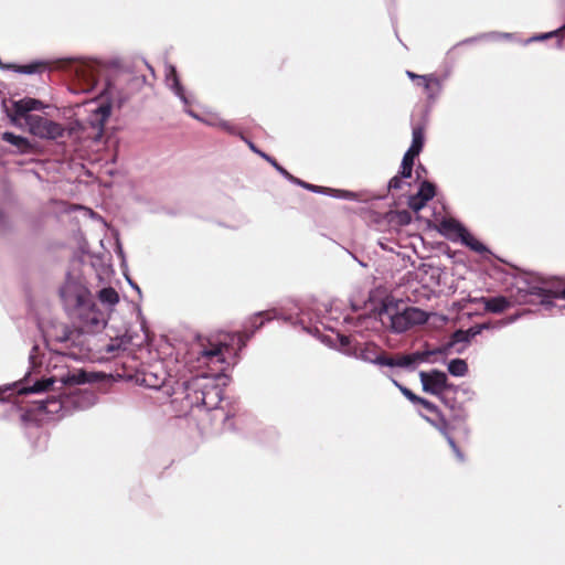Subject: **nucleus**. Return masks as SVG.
<instances>
[{
	"mask_svg": "<svg viewBox=\"0 0 565 565\" xmlns=\"http://www.w3.org/2000/svg\"><path fill=\"white\" fill-rule=\"evenodd\" d=\"M265 315L267 312H259L250 319V332L244 330L236 333L218 332L211 335H199L196 338L198 361L207 366L226 363V356L235 355L237 351H241L253 333L264 326ZM267 320H270V318L268 317Z\"/></svg>",
	"mask_w": 565,
	"mask_h": 565,
	"instance_id": "f257e3e1",
	"label": "nucleus"
},
{
	"mask_svg": "<svg viewBox=\"0 0 565 565\" xmlns=\"http://www.w3.org/2000/svg\"><path fill=\"white\" fill-rule=\"evenodd\" d=\"M30 132L40 138L57 139L63 136L62 125L42 116H26Z\"/></svg>",
	"mask_w": 565,
	"mask_h": 565,
	"instance_id": "f03ea898",
	"label": "nucleus"
},
{
	"mask_svg": "<svg viewBox=\"0 0 565 565\" xmlns=\"http://www.w3.org/2000/svg\"><path fill=\"white\" fill-rule=\"evenodd\" d=\"M423 391L439 396L448 387V377L446 373L439 370L419 373Z\"/></svg>",
	"mask_w": 565,
	"mask_h": 565,
	"instance_id": "7ed1b4c3",
	"label": "nucleus"
},
{
	"mask_svg": "<svg viewBox=\"0 0 565 565\" xmlns=\"http://www.w3.org/2000/svg\"><path fill=\"white\" fill-rule=\"evenodd\" d=\"M203 394L201 397V405L203 408L210 411L214 409L222 402V390L220 386L212 381H206L203 377Z\"/></svg>",
	"mask_w": 565,
	"mask_h": 565,
	"instance_id": "20e7f679",
	"label": "nucleus"
},
{
	"mask_svg": "<svg viewBox=\"0 0 565 565\" xmlns=\"http://www.w3.org/2000/svg\"><path fill=\"white\" fill-rule=\"evenodd\" d=\"M203 377H194L184 383V399L189 408L202 407L201 397L203 394Z\"/></svg>",
	"mask_w": 565,
	"mask_h": 565,
	"instance_id": "39448f33",
	"label": "nucleus"
},
{
	"mask_svg": "<svg viewBox=\"0 0 565 565\" xmlns=\"http://www.w3.org/2000/svg\"><path fill=\"white\" fill-rule=\"evenodd\" d=\"M425 419L428 423H430L434 427H436L440 431V434L446 438L448 445L454 450L457 458L459 460H463L462 452L460 451L459 447L457 446L455 439L449 434V423L446 419V417L443 415V413L440 412V415H436V419H431L427 416H425Z\"/></svg>",
	"mask_w": 565,
	"mask_h": 565,
	"instance_id": "423d86ee",
	"label": "nucleus"
},
{
	"mask_svg": "<svg viewBox=\"0 0 565 565\" xmlns=\"http://www.w3.org/2000/svg\"><path fill=\"white\" fill-rule=\"evenodd\" d=\"M83 329L86 332H96L105 327V319L102 311L95 307L88 308L81 315Z\"/></svg>",
	"mask_w": 565,
	"mask_h": 565,
	"instance_id": "0eeeda50",
	"label": "nucleus"
},
{
	"mask_svg": "<svg viewBox=\"0 0 565 565\" xmlns=\"http://www.w3.org/2000/svg\"><path fill=\"white\" fill-rule=\"evenodd\" d=\"M406 75L414 82L415 81L425 82V87L423 89L429 99L435 98L441 89V83H440L439 78L434 74L417 75L412 71H407Z\"/></svg>",
	"mask_w": 565,
	"mask_h": 565,
	"instance_id": "6e6552de",
	"label": "nucleus"
},
{
	"mask_svg": "<svg viewBox=\"0 0 565 565\" xmlns=\"http://www.w3.org/2000/svg\"><path fill=\"white\" fill-rule=\"evenodd\" d=\"M44 108V104L35 98H23L13 103L14 116L11 117L13 121L18 118H24L26 120V116H31L29 113L32 110H40Z\"/></svg>",
	"mask_w": 565,
	"mask_h": 565,
	"instance_id": "1a4fd4ad",
	"label": "nucleus"
},
{
	"mask_svg": "<svg viewBox=\"0 0 565 565\" xmlns=\"http://www.w3.org/2000/svg\"><path fill=\"white\" fill-rule=\"evenodd\" d=\"M467 228L455 218H444L439 224V232L451 241L460 239Z\"/></svg>",
	"mask_w": 565,
	"mask_h": 565,
	"instance_id": "9d476101",
	"label": "nucleus"
},
{
	"mask_svg": "<svg viewBox=\"0 0 565 565\" xmlns=\"http://www.w3.org/2000/svg\"><path fill=\"white\" fill-rule=\"evenodd\" d=\"M386 354L387 353L376 344L366 343L360 352V359L365 362L384 366L383 361H385Z\"/></svg>",
	"mask_w": 565,
	"mask_h": 565,
	"instance_id": "9b49d317",
	"label": "nucleus"
},
{
	"mask_svg": "<svg viewBox=\"0 0 565 565\" xmlns=\"http://www.w3.org/2000/svg\"><path fill=\"white\" fill-rule=\"evenodd\" d=\"M531 294L539 296L542 299V303H550L552 298L565 299V286L557 282L552 288L546 287H532Z\"/></svg>",
	"mask_w": 565,
	"mask_h": 565,
	"instance_id": "f8f14e48",
	"label": "nucleus"
},
{
	"mask_svg": "<svg viewBox=\"0 0 565 565\" xmlns=\"http://www.w3.org/2000/svg\"><path fill=\"white\" fill-rule=\"evenodd\" d=\"M484 309L493 313H502L511 307V301L503 297L483 298Z\"/></svg>",
	"mask_w": 565,
	"mask_h": 565,
	"instance_id": "ddd939ff",
	"label": "nucleus"
},
{
	"mask_svg": "<svg viewBox=\"0 0 565 565\" xmlns=\"http://www.w3.org/2000/svg\"><path fill=\"white\" fill-rule=\"evenodd\" d=\"M1 138H2V140L14 146L18 149V151L21 153H28L32 149V146L26 138L17 136L13 132L6 131L2 134Z\"/></svg>",
	"mask_w": 565,
	"mask_h": 565,
	"instance_id": "4468645a",
	"label": "nucleus"
},
{
	"mask_svg": "<svg viewBox=\"0 0 565 565\" xmlns=\"http://www.w3.org/2000/svg\"><path fill=\"white\" fill-rule=\"evenodd\" d=\"M92 380H93V374L87 373L83 370H76L73 372H68L65 376H63L61 379V382L64 385L72 386V385L88 383V382H92Z\"/></svg>",
	"mask_w": 565,
	"mask_h": 565,
	"instance_id": "2eb2a0df",
	"label": "nucleus"
},
{
	"mask_svg": "<svg viewBox=\"0 0 565 565\" xmlns=\"http://www.w3.org/2000/svg\"><path fill=\"white\" fill-rule=\"evenodd\" d=\"M166 382V373L163 371H145L142 383L150 388H160Z\"/></svg>",
	"mask_w": 565,
	"mask_h": 565,
	"instance_id": "dca6fc26",
	"label": "nucleus"
},
{
	"mask_svg": "<svg viewBox=\"0 0 565 565\" xmlns=\"http://www.w3.org/2000/svg\"><path fill=\"white\" fill-rule=\"evenodd\" d=\"M9 68H12L14 72L22 74H33V73H42L49 68L47 62L36 61L25 65H9Z\"/></svg>",
	"mask_w": 565,
	"mask_h": 565,
	"instance_id": "f3484780",
	"label": "nucleus"
},
{
	"mask_svg": "<svg viewBox=\"0 0 565 565\" xmlns=\"http://www.w3.org/2000/svg\"><path fill=\"white\" fill-rule=\"evenodd\" d=\"M425 142V132L424 128L422 126H416L413 128V139L412 145L408 148L407 152H411L412 154L418 156L424 147Z\"/></svg>",
	"mask_w": 565,
	"mask_h": 565,
	"instance_id": "a211bd4d",
	"label": "nucleus"
},
{
	"mask_svg": "<svg viewBox=\"0 0 565 565\" xmlns=\"http://www.w3.org/2000/svg\"><path fill=\"white\" fill-rule=\"evenodd\" d=\"M55 379L49 377L36 381L32 386H25L20 390V394L47 392L54 385Z\"/></svg>",
	"mask_w": 565,
	"mask_h": 565,
	"instance_id": "6ab92c4d",
	"label": "nucleus"
},
{
	"mask_svg": "<svg viewBox=\"0 0 565 565\" xmlns=\"http://www.w3.org/2000/svg\"><path fill=\"white\" fill-rule=\"evenodd\" d=\"M384 362V366L390 367H409L413 365L411 354H395L388 355L386 354V359Z\"/></svg>",
	"mask_w": 565,
	"mask_h": 565,
	"instance_id": "aec40b11",
	"label": "nucleus"
},
{
	"mask_svg": "<svg viewBox=\"0 0 565 565\" xmlns=\"http://www.w3.org/2000/svg\"><path fill=\"white\" fill-rule=\"evenodd\" d=\"M404 311L407 315L408 321L412 327L424 324L428 320V315L419 308L409 307L406 308Z\"/></svg>",
	"mask_w": 565,
	"mask_h": 565,
	"instance_id": "412c9836",
	"label": "nucleus"
},
{
	"mask_svg": "<svg viewBox=\"0 0 565 565\" xmlns=\"http://www.w3.org/2000/svg\"><path fill=\"white\" fill-rule=\"evenodd\" d=\"M391 326H392V329L398 333L405 332V331L409 330L411 328H413L408 321V317L405 313V311H403L401 313L393 315L391 317Z\"/></svg>",
	"mask_w": 565,
	"mask_h": 565,
	"instance_id": "4be33fe9",
	"label": "nucleus"
},
{
	"mask_svg": "<svg viewBox=\"0 0 565 565\" xmlns=\"http://www.w3.org/2000/svg\"><path fill=\"white\" fill-rule=\"evenodd\" d=\"M57 333L55 335L56 340L62 343H71L74 344L76 338L79 337V331L76 329H71L67 326H62L60 330H56Z\"/></svg>",
	"mask_w": 565,
	"mask_h": 565,
	"instance_id": "5701e85b",
	"label": "nucleus"
},
{
	"mask_svg": "<svg viewBox=\"0 0 565 565\" xmlns=\"http://www.w3.org/2000/svg\"><path fill=\"white\" fill-rule=\"evenodd\" d=\"M461 243L468 246L471 250L484 254L488 252V248L479 242L473 235H471L468 231L463 233V235L460 238Z\"/></svg>",
	"mask_w": 565,
	"mask_h": 565,
	"instance_id": "b1692460",
	"label": "nucleus"
},
{
	"mask_svg": "<svg viewBox=\"0 0 565 565\" xmlns=\"http://www.w3.org/2000/svg\"><path fill=\"white\" fill-rule=\"evenodd\" d=\"M417 156L412 154L411 152H407L404 154L402 164H401V171L399 174L402 178L407 179L412 177L413 167H414V160Z\"/></svg>",
	"mask_w": 565,
	"mask_h": 565,
	"instance_id": "393cba45",
	"label": "nucleus"
},
{
	"mask_svg": "<svg viewBox=\"0 0 565 565\" xmlns=\"http://www.w3.org/2000/svg\"><path fill=\"white\" fill-rule=\"evenodd\" d=\"M448 371L454 376H463L468 372V364L465 360L455 359L449 362Z\"/></svg>",
	"mask_w": 565,
	"mask_h": 565,
	"instance_id": "a878e982",
	"label": "nucleus"
},
{
	"mask_svg": "<svg viewBox=\"0 0 565 565\" xmlns=\"http://www.w3.org/2000/svg\"><path fill=\"white\" fill-rule=\"evenodd\" d=\"M98 299L104 303L116 305L119 301V295L111 287L103 288L98 292Z\"/></svg>",
	"mask_w": 565,
	"mask_h": 565,
	"instance_id": "bb28decb",
	"label": "nucleus"
},
{
	"mask_svg": "<svg viewBox=\"0 0 565 565\" xmlns=\"http://www.w3.org/2000/svg\"><path fill=\"white\" fill-rule=\"evenodd\" d=\"M550 38H557V46L562 47L563 41L565 40V23L552 32L535 36L534 40L543 41V40H547Z\"/></svg>",
	"mask_w": 565,
	"mask_h": 565,
	"instance_id": "cd10ccee",
	"label": "nucleus"
},
{
	"mask_svg": "<svg viewBox=\"0 0 565 565\" xmlns=\"http://www.w3.org/2000/svg\"><path fill=\"white\" fill-rule=\"evenodd\" d=\"M473 335H476V332H472V330H467V331L457 330L454 332V334L451 337V341L445 348L447 350L448 348L452 347L455 343L469 342Z\"/></svg>",
	"mask_w": 565,
	"mask_h": 565,
	"instance_id": "c85d7f7f",
	"label": "nucleus"
},
{
	"mask_svg": "<svg viewBox=\"0 0 565 565\" xmlns=\"http://www.w3.org/2000/svg\"><path fill=\"white\" fill-rule=\"evenodd\" d=\"M446 353V348H438L431 351H424V352H414L411 354L412 363L415 364L417 362H424L427 361L428 358L433 354H443Z\"/></svg>",
	"mask_w": 565,
	"mask_h": 565,
	"instance_id": "c756f323",
	"label": "nucleus"
},
{
	"mask_svg": "<svg viewBox=\"0 0 565 565\" xmlns=\"http://www.w3.org/2000/svg\"><path fill=\"white\" fill-rule=\"evenodd\" d=\"M416 194H418V196L423 198L424 201L428 202L429 200H431L435 196L436 188L433 183H430L428 181H424L420 184L419 190Z\"/></svg>",
	"mask_w": 565,
	"mask_h": 565,
	"instance_id": "7c9ffc66",
	"label": "nucleus"
},
{
	"mask_svg": "<svg viewBox=\"0 0 565 565\" xmlns=\"http://www.w3.org/2000/svg\"><path fill=\"white\" fill-rule=\"evenodd\" d=\"M46 413H57L62 408V403L55 398L41 401V406Z\"/></svg>",
	"mask_w": 565,
	"mask_h": 565,
	"instance_id": "2f4dec72",
	"label": "nucleus"
},
{
	"mask_svg": "<svg viewBox=\"0 0 565 565\" xmlns=\"http://www.w3.org/2000/svg\"><path fill=\"white\" fill-rule=\"evenodd\" d=\"M426 203L427 202L424 201L423 198L418 196V194H414V195L409 196V199H408V206L414 212L420 211L426 205Z\"/></svg>",
	"mask_w": 565,
	"mask_h": 565,
	"instance_id": "473e14b6",
	"label": "nucleus"
},
{
	"mask_svg": "<svg viewBox=\"0 0 565 565\" xmlns=\"http://www.w3.org/2000/svg\"><path fill=\"white\" fill-rule=\"evenodd\" d=\"M416 404L422 405L425 409H427L428 412H430L435 415H440V409L434 403H431L430 401H428L426 398H423L419 396Z\"/></svg>",
	"mask_w": 565,
	"mask_h": 565,
	"instance_id": "72a5a7b5",
	"label": "nucleus"
},
{
	"mask_svg": "<svg viewBox=\"0 0 565 565\" xmlns=\"http://www.w3.org/2000/svg\"><path fill=\"white\" fill-rule=\"evenodd\" d=\"M394 384L399 388V391L402 392V394L408 399L411 401L412 403L416 404V402L418 401L419 396L416 395L415 393H413L409 388L401 385L399 383H397L396 381H393Z\"/></svg>",
	"mask_w": 565,
	"mask_h": 565,
	"instance_id": "f704fd0d",
	"label": "nucleus"
},
{
	"mask_svg": "<svg viewBox=\"0 0 565 565\" xmlns=\"http://www.w3.org/2000/svg\"><path fill=\"white\" fill-rule=\"evenodd\" d=\"M262 157L267 160L269 163H271L284 177L286 175H289V172L284 169L277 161L276 159L271 158L270 156L266 154V153H262Z\"/></svg>",
	"mask_w": 565,
	"mask_h": 565,
	"instance_id": "c9c22d12",
	"label": "nucleus"
},
{
	"mask_svg": "<svg viewBox=\"0 0 565 565\" xmlns=\"http://www.w3.org/2000/svg\"><path fill=\"white\" fill-rule=\"evenodd\" d=\"M172 79L173 81V86L175 88V92L178 95H181V86H180V83H179V79H178V75H177V71L174 67H171L170 70V76H168V79Z\"/></svg>",
	"mask_w": 565,
	"mask_h": 565,
	"instance_id": "e433bc0d",
	"label": "nucleus"
},
{
	"mask_svg": "<svg viewBox=\"0 0 565 565\" xmlns=\"http://www.w3.org/2000/svg\"><path fill=\"white\" fill-rule=\"evenodd\" d=\"M388 188L393 189V190H398V189L402 188V177H401V174L399 175H395V177H393L390 180Z\"/></svg>",
	"mask_w": 565,
	"mask_h": 565,
	"instance_id": "4c0bfd02",
	"label": "nucleus"
},
{
	"mask_svg": "<svg viewBox=\"0 0 565 565\" xmlns=\"http://www.w3.org/2000/svg\"><path fill=\"white\" fill-rule=\"evenodd\" d=\"M305 189L311 191V192H316V193H323L326 192V188H322V186H319V185H315V184H310V183H305Z\"/></svg>",
	"mask_w": 565,
	"mask_h": 565,
	"instance_id": "58836bf2",
	"label": "nucleus"
},
{
	"mask_svg": "<svg viewBox=\"0 0 565 565\" xmlns=\"http://www.w3.org/2000/svg\"><path fill=\"white\" fill-rule=\"evenodd\" d=\"M286 178H287V179H289L291 182H294V183H296V184H298V185H300V186H302V188L305 186V183H306L305 181H302V180H300V179H298V178L294 177V175H292V174H290V173H289V175H286Z\"/></svg>",
	"mask_w": 565,
	"mask_h": 565,
	"instance_id": "ea45409f",
	"label": "nucleus"
},
{
	"mask_svg": "<svg viewBox=\"0 0 565 565\" xmlns=\"http://www.w3.org/2000/svg\"><path fill=\"white\" fill-rule=\"evenodd\" d=\"M286 178H287V179H289L291 182H294V183H296V184H298V185H300V186H302V188L305 186V183H306L305 181H302V180H300V179H298V178L294 177V175H292V174H290V173H289V175H286Z\"/></svg>",
	"mask_w": 565,
	"mask_h": 565,
	"instance_id": "a19ab883",
	"label": "nucleus"
},
{
	"mask_svg": "<svg viewBox=\"0 0 565 565\" xmlns=\"http://www.w3.org/2000/svg\"><path fill=\"white\" fill-rule=\"evenodd\" d=\"M98 113L102 114V121H104L109 116V108L108 107H99Z\"/></svg>",
	"mask_w": 565,
	"mask_h": 565,
	"instance_id": "79ce46f5",
	"label": "nucleus"
},
{
	"mask_svg": "<svg viewBox=\"0 0 565 565\" xmlns=\"http://www.w3.org/2000/svg\"><path fill=\"white\" fill-rule=\"evenodd\" d=\"M399 218H401L402 223H408V221L411 220V216L407 212H402V213H399Z\"/></svg>",
	"mask_w": 565,
	"mask_h": 565,
	"instance_id": "37998d69",
	"label": "nucleus"
},
{
	"mask_svg": "<svg viewBox=\"0 0 565 565\" xmlns=\"http://www.w3.org/2000/svg\"><path fill=\"white\" fill-rule=\"evenodd\" d=\"M247 143H248L249 148H250L254 152H256V153H258L259 156H262V153H263V152H262L260 150H258V149L255 147V145H254L253 142L248 141Z\"/></svg>",
	"mask_w": 565,
	"mask_h": 565,
	"instance_id": "c03bdc74",
	"label": "nucleus"
},
{
	"mask_svg": "<svg viewBox=\"0 0 565 565\" xmlns=\"http://www.w3.org/2000/svg\"><path fill=\"white\" fill-rule=\"evenodd\" d=\"M85 397H86V399H87L90 404H92V403H94V398H95L94 393H92V392H90V393H85Z\"/></svg>",
	"mask_w": 565,
	"mask_h": 565,
	"instance_id": "a18cd8bd",
	"label": "nucleus"
},
{
	"mask_svg": "<svg viewBox=\"0 0 565 565\" xmlns=\"http://www.w3.org/2000/svg\"><path fill=\"white\" fill-rule=\"evenodd\" d=\"M349 343H350V340H349V338H348V337H342V338H341V344H342V345H347V344H349Z\"/></svg>",
	"mask_w": 565,
	"mask_h": 565,
	"instance_id": "49530a36",
	"label": "nucleus"
},
{
	"mask_svg": "<svg viewBox=\"0 0 565 565\" xmlns=\"http://www.w3.org/2000/svg\"><path fill=\"white\" fill-rule=\"evenodd\" d=\"M223 128L228 130L230 132H233V129H232V127H230L228 124H223Z\"/></svg>",
	"mask_w": 565,
	"mask_h": 565,
	"instance_id": "de8ad7c7",
	"label": "nucleus"
},
{
	"mask_svg": "<svg viewBox=\"0 0 565 565\" xmlns=\"http://www.w3.org/2000/svg\"><path fill=\"white\" fill-rule=\"evenodd\" d=\"M416 84L423 88L425 87V82L416 81Z\"/></svg>",
	"mask_w": 565,
	"mask_h": 565,
	"instance_id": "09e8293b",
	"label": "nucleus"
},
{
	"mask_svg": "<svg viewBox=\"0 0 565 565\" xmlns=\"http://www.w3.org/2000/svg\"><path fill=\"white\" fill-rule=\"evenodd\" d=\"M95 84L94 79L92 78L90 82H89V86L93 87Z\"/></svg>",
	"mask_w": 565,
	"mask_h": 565,
	"instance_id": "8fccbe9b",
	"label": "nucleus"
}]
</instances>
